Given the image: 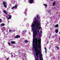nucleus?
Segmentation results:
<instances>
[{"instance_id":"obj_15","label":"nucleus","mask_w":60,"mask_h":60,"mask_svg":"<svg viewBox=\"0 0 60 60\" xmlns=\"http://www.w3.org/2000/svg\"><path fill=\"white\" fill-rule=\"evenodd\" d=\"M55 32H56V33H57L58 32V29H57L55 30Z\"/></svg>"},{"instance_id":"obj_22","label":"nucleus","mask_w":60,"mask_h":60,"mask_svg":"<svg viewBox=\"0 0 60 60\" xmlns=\"http://www.w3.org/2000/svg\"><path fill=\"white\" fill-rule=\"evenodd\" d=\"M25 42H26V43L28 42V41H25Z\"/></svg>"},{"instance_id":"obj_6","label":"nucleus","mask_w":60,"mask_h":60,"mask_svg":"<svg viewBox=\"0 0 60 60\" xmlns=\"http://www.w3.org/2000/svg\"><path fill=\"white\" fill-rule=\"evenodd\" d=\"M20 36L19 35H17V36L15 37V38H20Z\"/></svg>"},{"instance_id":"obj_21","label":"nucleus","mask_w":60,"mask_h":60,"mask_svg":"<svg viewBox=\"0 0 60 60\" xmlns=\"http://www.w3.org/2000/svg\"><path fill=\"white\" fill-rule=\"evenodd\" d=\"M9 32H11V31H12V30H9Z\"/></svg>"},{"instance_id":"obj_3","label":"nucleus","mask_w":60,"mask_h":60,"mask_svg":"<svg viewBox=\"0 0 60 60\" xmlns=\"http://www.w3.org/2000/svg\"><path fill=\"white\" fill-rule=\"evenodd\" d=\"M36 52L35 53L36 55V56L38 58H39V56H38V55L40 54V55H41V58H42V55L41 53V51H40V49H39V50H38V51H36Z\"/></svg>"},{"instance_id":"obj_34","label":"nucleus","mask_w":60,"mask_h":60,"mask_svg":"<svg viewBox=\"0 0 60 60\" xmlns=\"http://www.w3.org/2000/svg\"><path fill=\"white\" fill-rule=\"evenodd\" d=\"M48 43H49V42H48V43H47V44H48Z\"/></svg>"},{"instance_id":"obj_23","label":"nucleus","mask_w":60,"mask_h":60,"mask_svg":"<svg viewBox=\"0 0 60 60\" xmlns=\"http://www.w3.org/2000/svg\"><path fill=\"white\" fill-rule=\"evenodd\" d=\"M8 44L9 45H11V44H10V42H9L8 43Z\"/></svg>"},{"instance_id":"obj_4","label":"nucleus","mask_w":60,"mask_h":60,"mask_svg":"<svg viewBox=\"0 0 60 60\" xmlns=\"http://www.w3.org/2000/svg\"><path fill=\"white\" fill-rule=\"evenodd\" d=\"M33 38H36V34H38V33L37 32V31L36 30H35L34 31H34H33Z\"/></svg>"},{"instance_id":"obj_18","label":"nucleus","mask_w":60,"mask_h":60,"mask_svg":"<svg viewBox=\"0 0 60 60\" xmlns=\"http://www.w3.org/2000/svg\"><path fill=\"white\" fill-rule=\"evenodd\" d=\"M37 32H38V33H40V30H36Z\"/></svg>"},{"instance_id":"obj_27","label":"nucleus","mask_w":60,"mask_h":60,"mask_svg":"<svg viewBox=\"0 0 60 60\" xmlns=\"http://www.w3.org/2000/svg\"><path fill=\"white\" fill-rule=\"evenodd\" d=\"M23 33H25V31H22Z\"/></svg>"},{"instance_id":"obj_35","label":"nucleus","mask_w":60,"mask_h":60,"mask_svg":"<svg viewBox=\"0 0 60 60\" xmlns=\"http://www.w3.org/2000/svg\"><path fill=\"white\" fill-rule=\"evenodd\" d=\"M8 60L7 59L6 60Z\"/></svg>"},{"instance_id":"obj_37","label":"nucleus","mask_w":60,"mask_h":60,"mask_svg":"<svg viewBox=\"0 0 60 60\" xmlns=\"http://www.w3.org/2000/svg\"><path fill=\"white\" fill-rule=\"evenodd\" d=\"M25 14H26V13H25Z\"/></svg>"},{"instance_id":"obj_38","label":"nucleus","mask_w":60,"mask_h":60,"mask_svg":"<svg viewBox=\"0 0 60 60\" xmlns=\"http://www.w3.org/2000/svg\"><path fill=\"white\" fill-rule=\"evenodd\" d=\"M27 31H26V32Z\"/></svg>"},{"instance_id":"obj_25","label":"nucleus","mask_w":60,"mask_h":60,"mask_svg":"<svg viewBox=\"0 0 60 60\" xmlns=\"http://www.w3.org/2000/svg\"><path fill=\"white\" fill-rule=\"evenodd\" d=\"M1 21H2V19H0V22H1Z\"/></svg>"},{"instance_id":"obj_17","label":"nucleus","mask_w":60,"mask_h":60,"mask_svg":"<svg viewBox=\"0 0 60 60\" xmlns=\"http://www.w3.org/2000/svg\"><path fill=\"white\" fill-rule=\"evenodd\" d=\"M36 17L37 18V19H39V16L38 15H37V16H36Z\"/></svg>"},{"instance_id":"obj_8","label":"nucleus","mask_w":60,"mask_h":60,"mask_svg":"<svg viewBox=\"0 0 60 60\" xmlns=\"http://www.w3.org/2000/svg\"><path fill=\"white\" fill-rule=\"evenodd\" d=\"M3 12L4 13H5V14H6L7 15V13H6V11H5V10H3Z\"/></svg>"},{"instance_id":"obj_1","label":"nucleus","mask_w":60,"mask_h":60,"mask_svg":"<svg viewBox=\"0 0 60 60\" xmlns=\"http://www.w3.org/2000/svg\"><path fill=\"white\" fill-rule=\"evenodd\" d=\"M34 41H33V47L35 51H37L40 49L41 45V38L40 37L38 38H37L35 39L33 38Z\"/></svg>"},{"instance_id":"obj_16","label":"nucleus","mask_w":60,"mask_h":60,"mask_svg":"<svg viewBox=\"0 0 60 60\" xmlns=\"http://www.w3.org/2000/svg\"><path fill=\"white\" fill-rule=\"evenodd\" d=\"M39 59L40 60H42L41 58V55H39Z\"/></svg>"},{"instance_id":"obj_13","label":"nucleus","mask_w":60,"mask_h":60,"mask_svg":"<svg viewBox=\"0 0 60 60\" xmlns=\"http://www.w3.org/2000/svg\"><path fill=\"white\" fill-rule=\"evenodd\" d=\"M5 25V24L4 23H2L0 24L1 26H4Z\"/></svg>"},{"instance_id":"obj_24","label":"nucleus","mask_w":60,"mask_h":60,"mask_svg":"<svg viewBox=\"0 0 60 60\" xmlns=\"http://www.w3.org/2000/svg\"><path fill=\"white\" fill-rule=\"evenodd\" d=\"M45 50H47V49L46 48V47L45 48Z\"/></svg>"},{"instance_id":"obj_28","label":"nucleus","mask_w":60,"mask_h":60,"mask_svg":"<svg viewBox=\"0 0 60 60\" xmlns=\"http://www.w3.org/2000/svg\"><path fill=\"white\" fill-rule=\"evenodd\" d=\"M40 33H42V31H40Z\"/></svg>"},{"instance_id":"obj_31","label":"nucleus","mask_w":60,"mask_h":60,"mask_svg":"<svg viewBox=\"0 0 60 60\" xmlns=\"http://www.w3.org/2000/svg\"><path fill=\"white\" fill-rule=\"evenodd\" d=\"M7 59L8 60V59H9V57Z\"/></svg>"},{"instance_id":"obj_11","label":"nucleus","mask_w":60,"mask_h":60,"mask_svg":"<svg viewBox=\"0 0 60 60\" xmlns=\"http://www.w3.org/2000/svg\"><path fill=\"white\" fill-rule=\"evenodd\" d=\"M59 26V25L58 24H56V25L55 26V27H56V28L57 27H58Z\"/></svg>"},{"instance_id":"obj_2","label":"nucleus","mask_w":60,"mask_h":60,"mask_svg":"<svg viewBox=\"0 0 60 60\" xmlns=\"http://www.w3.org/2000/svg\"><path fill=\"white\" fill-rule=\"evenodd\" d=\"M34 19L35 20L34 22V24H33L32 25V26L33 28H32L33 30H34L35 26H36V30H37L38 29V28H39V30H40V29H41V27L39 26H41V24L40 23L38 22H38L37 21V19H36V18H35Z\"/></svg>"},{"instance_id":"obj_9","label":"nucleus","mask_w":60,"mask_h":60,"mask_svg":"<svg viewBox=\"0 0 60 60\" xmlns=\"http://www.w3.org/2000/svg\"><path fill=\"white\" fill-rule=\"evenodd\" d=\"M3 4L4 5H6V2L5 1H3Z\"/></svg>"},{"instance_id":"obj_30","label":"nucleus","mask_w":60,"mask_h":60,"mask_svg":"<svg viewBox=\"0 0 60 60\" xmlns=\"http://www.w3.org/2000/svg\"><path fill=\"white\" fill-rule=\"evenodd\" d=\"M45 53H47V50H45Z\"/></svg>"},{"instance_id":"obj_5","label":"nucleus","mask_w":60,"mask_h":60,"mask_svg":"<svg viewBox=\"0 0 60 60\" xmlns=\"http://www.w3.org/2000/svg\"><path fill=\"white\" fill-rule=\"evenodd\" d=\"M34 0H30L29 2L30 4H32L33 3H34Z\"/></svg>"},{"instance_id":"obj_19","label":"nucleus","mask_w":60,"mask_h":60,"mask_svg":"<svg viewBox=\"0 0 60 60\" xmlns=\"http://www.w3.org/2000/svg\"><path fill=\"white\" fill-rule=\"evenodd\" d=\"M4 7L5 8H6V5H4Z\"/></svg>"},{"instance_id":"obj_29","label":"nucleus","mask_w":60,"mask_h":60,"mask_svg":"<svg viewBox=\"0 0 60 60\" xmlns=\"http://www.w3.org/2000/svg\"><path fill=\"white\" fill-rule=\"evenodd\" d=\"M37 36V34H36V36Z\"/></svg>"},{"instance_id":"obj_10","label":"nucleus","mask_w":60,"mask_h":60,"mask_svg":"<svg viewBox=\"0 0 60 60\" xmlns=\"http://www.w3.org/2000/svg\"><path fill=\"white\" fill-rule=\"evenodd\" d=\"M9 17L8 18V19H11V16L10 15H9Z\"/></svg>"},{"instance_id":"obj_32","label":"nucleus","mask_w":60,"mask_h":60,"mask_svg":"<svg viewBox=\"0 0 60 60\" xmlns=\"http://www.w3.org/2000/svg\"><path fill=\"white\" fill-rule=\"evenodd\" d=\"M42 60H43V58H42Z\"/></svg>"},{"instance_id":"obj_26","label":"nucleus","mask_w":60,"mask_h":60,"mask_svg":"<svg viewBox=\"0 0 60 60\" xmlns=\"http://www.w3.org/2000/svg\"><path fill=\"white\" fill-rule=\"evenodd\" d=\"M57 49L58 50H59V48H58V47H57Z\"/></svg>"},{"instance_id":"obj_36","label":"nucleus","mask_w":60,"mask_h":60,"mask_svg":"<svg viewBox=\"0 0 60 60\" xmlns=\"http://www.w3.org/2000/svg\"><path fill=\"white\" fill-rule=\"evenodd\" d=\"M50 35H51V34Z\"/></svg>"},{"instance_id":"obj_20","label":"nucleus","mask_w":60,"mask_h":60,"mask_svg":"<svg viewBox=\"0 0 60 60\" xmlns=\"http://www.w3.org/2000/svg\"><path fill=\"white\" fill-rule=\"evenodd\" d=\"M43 5H44L45 6H46V7L47 6V5H46V4H43Z\"/></svg>"},{"instance_id":"obj_14","label":"nucleus","mask_w":60,"mask_h":60,"mask_svg":"<svg viewBox=\"0 0 60 60\" xmlns=\"http://www.w3.org/2000/svg\"><path fill=\"white\" fill-rule=\"evenodd\" d=\"M55 4H56V1H54V2L53 3V6H54L55 5Z\"/></svg>"},{"instance_id":"obj_12","label":"nucleus","mask_w":60,"mask_h":60,"mask_svg":"<svg viewBox=\"0 0 60 60\" xmlns=\"http://www.w3.org/2000/svg\"><path fill=\"white\" fill-rule=\"evenodd\" d=\"M15 42L14 41H12L11 42V44H15Z\"/></svg>"},{"instance_id":"obj_7","label":"nucleus","mask_w":60,"mask_h":60,"mask_svg":"<svg viewBox=\"0 0 60 60\" xmlns=\"http://www.w3.org/2000/svg\"><path fill=\"white\" fill-rule=\"evenodd\" d=\"M17 8V6L16 5H15V7H13L12 8V9L13 10V9H14V8Z\"/></svg>"},{"instance_id":"obj_33","label":"nucleus","mask_w":60,"mask_h":60,"mask_svg":"<svg viewBox=\"0 0 60 60\" xmlns=\"http://www.w3.org/2000/svg\"><path fill=\"white\" fill-rule=\"evenodd\" d=\"M51 36V35H50L49 36V38H50V37Z\"/></svg>"}]
</instances>
